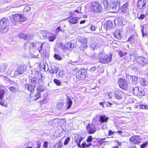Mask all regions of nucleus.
<instances>
[{
    "label": "nucleus",
    "mask_w": 148,
    "mask_h": 148,
    "mask_svg": "<svg viewBox=\"0 0 148 148\" xmlns=\"http://www.w3.org/2000/svg\"><path fill=\"white\" fill-rule=\"evenodd\" d=\"M78 18L77 17H71L68 18V21L70 23L74 24L78 22Z\"/></svg>",
    "instance_id": "obj_24"
},
{
    "label": "nucleus",
    "mask_w": 148,
    "mask_h": 148,
    "mask_svg": "<svg viewBox=\"0 0 148 148\" xmlns=\"http://www.w3.org/2000/svg\"><path fill=\"white\" fill-rule=\"evenodd\" d=\"M123 92L121 90L118 89L114 92V97L117 99H120L122 98Z\"/></svg>",
    "instance_id": "obj_16"
},
{
    "label": "nucleus",
    "mask_w": 148,
    "mask_h": 148,
    "mask_svg": "<svg viewBox=\"0 0 148 148\" xmlns=\"http://www.w3.org/2000/svg\"><path fill=\"white\" fill-rule=\"evenodd\" d=\"M0 105L7 106V104L5 100L3 98H0Z\"/></svg>",
    "instance_id": "obj_39"
},
{
    "label": "nucleus",
    "mask_w": 148,
    "mask_h": 148,
    "mask_svg": "<svg viewBox=\"0 0 148 148\" xmlns=\"http://www.w3.org/2000/svg\"><path fill=\"white\" fill-rule=\"evenodd\" d=\"M138 77L135 76H132V78L129 82L132 85L136 84L137 82Z\"/></svg>",
    "instance_id": "obj_33"
},
{
    "label": "nucleus",
    "mask_w": 148,
    "mask_h": 148,
    "mask_svg": "<svg viewBox=\"0 0 148 148\" xmlns=\"http://www.w3.org/2000/svg\"><path fill=\"white\" fill-rule=\"evenodd\" d=\"M72 103L73 102L71 99L69 97H68L67 99V103L66 105L67 109H69L71 108L72 104Z\"/></svg>",
    "instance_id": "obj_27"
},
{
    "label": "nucleus",
    "mask_w": 148,
    "mask_h": 148,
    "mask_svg": "<svg viewBox=\"0 0 148 148\" xmlns=\"http://www.w3.org/2000/svg\"><path fill=\"white\" fill-rule=\"evenodd\" d=\"M26 67L23 65L19 66L17 69H16L15 71L16 74H18L21 75L26 70Z\"/></svg>",
    "instance_id": "obj_15"
},
{
    "label": "nucleus",
    "mask_w": 148,
    "mask_h": 148,
    "mask_svg": "<svg viewBox=\"0 0 148 148\" xmlns=\"http://www.w3.org/2000/svg\"><path fill=\"white\" fill-rule=\"evenodd\" d=\"M84 139V137H83L79 135L76 136L74 138L75 142L77 143V146L79 147H81L80 143L81 141Z\"/></svg>",
    "instance_id": "obj_17"
},
{
    "label": "nucleus",
    "mask_w": 148,
    "mask_h": 148,
    "mask_svg": "<svg viewBox=\"0 0 148 148\" xmlns=\"http://www.w3.org/2000/svg\"><path fill=\"white\" fill-rule=\"evenodd\" d=\"M44 43L38 42L37 43L32 42L29 44V47L30 53H35L39 52L40 54L42 53V48Z\"/></svg>",
    "instance_id": "obj_1"
},
{
    "label": "nucleus",
    "mask_w": 148,
    "mask_h": 148,
    "mask_svg": "<svg viewBox=\"0 0 148 148\" xmlns=\"http://www.w3.org/2000/svg\"><path fill=\"white\" fill-rule=\"evenodd\" d=\"M147 15V14H140L139 17H138V14L137 15V16L138 18L140 20H142L144 19L146 17V16Z\"/></svg>",
    "instance_id": "obj_41"
},
{
    "label": "nucleus",
    "mask_w": 148,
    "mask_h": 148,
    "mask_svg": "<svg viewBox=\"0 0 148 148\" xmlns=\"http://www.w3.org/2000/svg\"><path fill=\"white\" fill-rule=\"evenodd\" d=\"M92 140V136H88L87 139L86 140L87 142H91Z\"/></svg>",
    "instance_id": "obj_56"
},
{
    "label": "nucleus",
    "mask_w": 148,
    "mask_h": 148,
    "mask_svg": "<svg viewBox=\"0 0 148 148\" xmlns=\"http://www.w3.org/2000/svg\"><path fill=\"white\" fill-rule=\"evenodd\" d=\"M63 146L62 143L61 142H59L56 143L55 145V147H56L57 148H60L62 147Z\"/></svg>",
    "instance_id": "obj_44"
},
{
    "label": "nucleus",
    "mask_w": 148,
    "mask_h": 148,
    "mask_svg": "<svg viewBox=\"0 0 148 148\" xmlns=\"http://www.w3.org/2000/svg\"><path fill=\"white\" fill-rule=\"evenodd\" d=\"M119 87L123 89H127V84L125 80L123 79H120L118 82Z\"/></svg>",
    "instance_id": "obj_13"
},
{
    "label": "nucleus",
    "mask_w": 148,
    "mask_h": 148,
    "mask_svg": "<svg viewBox=\"0 0 148 148\" xmlns=\"http://www.w3.org/2000/svg\"><path fill=\"white\" fill-rule=\"evenodd\" d=\"M146 5L148 7V0H138L136 3L138 8L142 12H143L146 9Z\"/></svg>",
    "instance_id": "obj_6"
},
{
    "label": "nucleus",
    "mask_w": 148,
    "mask_h": 148,
    "mask_svg": "<svg viewBox=\"0 0 148 148\" xmlns=\"http://www.w3.org/2000/svg\"><path fill=\"white\" fill-rule=\"evenodd\" d=\"M65 76V74L63 71H60L58 74V76L60 78H63Z\"/></svg>",
    "instance_id": "obj_43"
},
{
    "label": "nucleus",
    "mask_w": 148,
    "mask_h": 148,
    "mask_svg": "<svg viewBox=\"0 0 148 148\" xmlns=\"http://www.w3.org/2000/svg\"><path fill=\"white\" fill-rule=\"evenodd\" d=\"M102 7L103 6L104 8L106 10H109V3L107 0H103L102 3H101Z\"/></svg>",
    "instance_id": "obj_20"
},
{
    "label": "nucleus",
    "mask_w": 148,
    "mask_h": 148,
    "mask_svg": "<svg viewBox=\"0 0 148 148\" xmlns=\"http://www.w3.org/2000/svg\"><path fill=\"white\" fill-rule=\"evenodd\" d=\"M89 57H91V58L93 59L97 62H98L99 61H100V58L99 57V54L97 55V54H94L93 56L88 55Z\"/></svg>",
    "instance_id": "obj_30"
},
{
    "label": "nucleus",
    "mask_w": 148,
    "mask_h": 148,
    "mask_svg": "<svg viewBox=\"0 0 148 148\" xmlns=\"http://www.w3.org/2000/svg\"><path fill=\"white\" fill-rule=\"evenodd\" d=\"M119 2L117 1L110 4L109 6V10H118L119 9Z\"/></svg>",
    "instance_id": "obj_14"
},
{
    "label": "nucleus",
    "mask_w": 148,
    "mask_h": 148,
    "mask_svg": "<svg viewBox=\"0 0 148 148\" xmlns=\"http://www.w3.org/2000/svg\"><path fill=\"white\" fill-rule=\"evenodd\" d=\"M19 37L20 38H23L24 40H28L29 39L30 36L24 34H21L18 35Z\"/></svg>",
    "instance_id": "obj_28"
},
{
    "label": "nucleus",
    "mask_w": 148,
    "mask_h": 148,
    "mask_svg": "<svg viewBox=\"0 0 148 148\" xmlns=\"http://www.w3.org/2000/svg\"><path fill=\"white\" fill-rule=\"evenodd\" d=\"M41 95L40 93L37 92V94H36L35 95L34 100H37L40 97H41Z\"/></svg>",
    "instance_id": "obj_51"
},
{
    "label": "nucleus",
    "mask_w": 148,
    "mask_h": 148,
    "mask_svg": "<svg viewBox=\"0 0 148 148\" xmlns=\"http://www.w3.org/2000/svg\"><path fill=\"white\" fill-rule=\"evenodd\" d=\"M54 83L56 84L57 86H60L61 85V82L58 80L56 79H54L53 80Z\"/></svg>",
    "instance_id": "obj_45"
},
{
    "label": "nucleus",
    "mask_w": 148,
    "mask_h": 148,
    "mask_svg": "<svg viewBox=\"0 0 148 148\" xmlns=\"http://www.w3.org/2000/svg\"><path fill=\"white\" fill-rule=\"evenodd\" d=\"M86 130L89 134H92L96 131L95 126L93 123H88L86 127Z\"/></svg>",
    "instance_id": "obj_9"
},
{
    "label": "nucleus",
    "mask_w": 148,
    "mask_h": 148,
    "mask_svg": "<svg viewBox=\"0 0 148 148\" xmlns=\"http://www.w3.org/2000/svg\"><path fill=\"white\" fill-rule=\"evenodd\" d=\"M48 143L47 141H45L43 144L44 148H47L48 146Z\"/></svg>",
    "instance_id": "obj_62"
},
{
    "label": "nucleus",
    "mask_w": 148,
    "mask_h": 148,
    "mask_svg": "<svg viewBox=\"0 0 148 148\" xmlns=\"http://www.w3.org/2000/svg\"><path fill=\"white\" fill-rule=\"evenodd\" d=\"M140 108H142L143 109H148V106L146 105H140Z\"/></svg>",
    "instance_id": "obj_52"
},
{
    "label": "nucleus",
    "mask_w": 148,
    "mask_h": 148,
    "mask_svg": "<svg viewBox=\"0 0 148 148\" xmlns=\"http://www.w3.org/2000/svg\"><path fill=\"white\" fill-rule=\"evenodd\" d=\"M141 27H142L141 29V32L142 34V37L144 38H146L147 37V33L145 32H144V26H141Z\"/></svg>",
    "instance_id": "obj_37"
},
{
    "label": "nucleus",
    "mask_w": 148,
    "mask_h": 148,
    "mask_svg": "<svg viewBox=\"0 0 148 148\" xmlns=\"http://www.w3.org/2000/svg\"><path fill=\"white\" fill-rule=\"evenodd\" d=\"M25 87L26 90L31 92H32L34 91L35 86L29 84H27L25 85Z\"/></svg>",
    "instance_id": "obj_18"
},
{
    "label": "nucleus",
    "mask_w": 148,
    "mask_h": 148,
    "mask_svg": "<svg viewBox=\"0 0 148 148\" xmlns=\"http://www.w3.org/2000/svg\"><path fill=\"white\" fill-rule=\"evenodd\" d=\"M44 89L45 88L44 87L42 86H40L37 88V92L40 93L41 92L43 91Z\"/></svg>",
    "instance_id": "obj_40"
},
{
    "label": "nucleus",
    "mask_w": 148,
    "mask_h": 148,
    "mask_svg": "<svg viewBox=\"0 0 148 148\" xmlns=\"http://www.w3.org/2000/svg\"><path fill=\"white\" fill-rule=\"evenodd\" d=\"M128 6L129 4L127 3H126L123 5L120 9L121 12L123 13H126L128 11Z\"/></svg>",
    "instance_id": "obj_19"
},
{
    "label": "nucleus",
    "mask_w": 148,
    "mask_h": 148,
    "mask_svg": "<svg viewBox=\"0 0 148 148\" xmlns=\"http://www.w3.org/2000/svg\"><path fill=\"white\" fill-rule=\"evenodd\" d=\"M104 104H106L107 106L110 107L112 105V103L109 102L107 101L106 102H104Z\"/></svg>",
    "instance_id": "obj_61"
},
{
    "label": "nucleus",
    "mask_w": 148,
    "mask_h": 148,
    "mask_svg": "<svg viewBox=\"0 0 148 148\" xmlns=\"http://www.w3.org/2000/svg\"><path fill=\"white\" fill-rule=\"evenodd\" d=\"M113 35L114 37L117 39H120L121 38V35L119 30H116L115 31Z\"/></svg>",
    "instance_id": "obj_25"
},
{
    "label": "nucleus",
    "mask_w": 148,
    "mask_h": 148,
    "mask_svg": "<svg viewBox=\"0 0 148 148\" xmlns=\"http://www.w3.org/2000/svg\"><path fill=\"white\" fill-rule=\"evenodd\" d=\"M9 90L11 92H14L16 91V87L13 86H10L9 88Z\"/></svg>",
    "instance_id": "obj_48"
},
{
    "label": "nucleus",
    "mask_w": 148,
    "mask_h": 148,
    "mask_svg": "<svg viewBox=\"0 0 148 148\" xmlns=\"http://www.w3.org/2000/svg\"><path fill=\"white\" fill-rule=\"evenodd\" d=\"M54 57L56 59L59 60H61L62 59V58L61 56L57 54H55L54 55Z\"/></svg>",
    "instance_id": "obj_47"
},
{
    "label": "nucleus",
    "mask_w": 148,
    "mask_h": 148,
    "mask_svg": "<svg viewBox=\"0 0 148 148\" xmlns=\"http://www.w3.org/2000/svg\"><path fill=\"white\" fill-rule=\"evenodd\" d=\"M80 41L82 43L84 44V47H87V39L86 38H82L80 39Z\"/></svg>",
    "instance_id": "obj_36"
},
{
    "label": "nucleus",
    "mask_w": 148,
    "mask_h": 148,
    "mask_svg": "<svg viewBox=\"0 0 148 148\" xmlns=\"http://www.w3.org/2000/svg\"><path fill=\"white\" fill-rule=\"evenodd\" d=\"M41 34L43 37L45 39L49 40V41L53 42L56 38L55 34H53L48 31H42L41 32Z\"/></svg>",
    "instance_id": "obj_3"
},
{
    "label": "nucleus",
    "mask_w": 148,
    "mask_h": 148,
    "mask_svg": "<svg viewBox=\"0 0 148 148\" xmlns=\"http://www.w3.org/2000/svg\"><path fill=\"white\" fill-rule=\"evenodd\" d=\"M108 119V117L105 116H101L99 119L100 121L102 123L107 122Z\"/></svg>",
    "instance_id": "obj_29"
},
{
    "label": "nucleus",
    "mask_w": 148,
    "mask_h": 148,
    "mask_svg": "<svg viewBox=\"0 0 148 148\" xmlns=\"http://www.w3.org/2000/svg\"><path fill=\"white\" fill-rule=\"evenodd\" d=\"M90 46L93 50L96 49L98 47L97 44L96 43H94L91 44Z\"/></svg>",
    "instance_id": "obj_42"
},
{
    "label": "nucleus",
    "mask_w": 148,
    "mask_h": 148,
    "mask_svg": "<svg viewBox=\"0 0 148 148\" xmlns=\"http://www.w3.org/2000/svg\"><path fill=\"white\" fill-rule=\"evenodd\" d=\"M106 30H109L112 29L113 27V24L112 22L110 21H106Z\"/></svg>",
    "instance_id": "obj_21"
},
{
    "label": "nucleus",
    "mask_w": 148,
    "mask_h": 148,
    "mask_svg": "<svg viewBox=\"0 0 148 148\" xmlns=\"http://www.w3.org/2000/svg\"><path fill=\"white\" fill-rule=\"evenodd\" d=\"M148 143V142H146L140 146V148H145Z\"/></svg>",
    "instance_id": "obj_54"
},
{
    "label": "nucleus",
    "mask_w": 148,
    "mask_h": 148,
    "mask_svg": "<svg viewBox=\"0 0 148 148\" xmlns=\"http://www.w3.org/2000/svg\"><path fill=\"white\" fill-rule=\"evenodd\" d=\"M13 17L15 21L17 22H22L25 20L26 18L20 14H15L13 15Z\"/></svg>",
    "instance_id": "obj_10"
},
{
    "label": "nucleus",
    "mask_w": 148,
    "mask_h": 148,
    "mask_svg": "<svg viewBox=\"0 0 148 148\" xmlns=\"http://www.w3.org/2000/svg\"><path fill=\"white\" fill-rule=\"evenodd\" d=\"M131 90H132L133 93L135 95L139 97H141L145 95V92L144 90L138 87H131Z\"/></svg>",
    "instance_id": "obj_5"
},
{
    "label": "nucleus",
    "mask_w": 148,
    "mask_h": 148,
    "mask_svg": "<svg viewBox=\"0 0 148 148\" xmlns=\"http://www.w3.org/2000/svg\"><path fill=\"white\" fill-rule=\"evenodd\" d=\"M102 7L97 2H93L91 11L94 13L100 12L101 10Z\"/></svg>",
    "instance_id": "obj_11"
},
{
    "label": "nucleus",
    "mask_w": 148,
    "mask_h": 148,
    "mask_svg": "<svg viewBox=\"0 0 148 148\" xmlns=\"http://www.w3.org/2000/svg\"><path fill=\"white\" fill-rule=\"evenodd\" d=\"M130 141L136 144H139L141 143V139L139 136H134L130 137Z\"/></svg>",
    "instance_id": "obj_12"
},
{
    "label": "nucleus",
    "mask_w": 148,
    "mask_h": 148,
    "mask_svg": "<svg viewBox=\"0 0 148 148\" xmlns=\"http://www.w3.org/2000/svg\"><path fill=\"white\" fill-rule=\"evenodd\" d=\"M70 140V138L69 137H67L65 140V141L64 142V144L65 145H67Z\"/></svg>",
    "instance_id": "obj_53"
},
{
    "label": "nucleus",
    "mask_w": 148,
    "mask_h": 148,
    "mask_svg": "<svg viewBox=\"0 0 148 148\" xmlns=\"http://www.w3.org/2000/svg\"><path fill=\"white\" fill-rule=\"evenodd\" d=\"M74 47V45L72 42H68L66 44V49L69 51H72Z\"/></svg>",
    "instance_id": "obj_26"
},
{
    "label": "nucleus",
    "mask_w": 148,
    "mask_h": 148,
    "mask_svg": "<svg viewBox=\"0 0 148 148\" xmlns=\"http://www.w3.org/2000/svg\"><path fill=\"white\" fill-rule=\"evenodd\" d=\"M60 45L61 48L64 49H66V45H65L64 44L61 43Z\"/></svg>",
    "instance_id": "obj_60"
},
{
    "label": "nucleus",
    "mask_w": 148,
    "mask_h": 148,
    "mask_svg": "<svg viewBox=\"0 0 148 148\" xmlns=\"http://www.w3.org/2000/svg\"><path fill=\"white\" fill-rule=\"evenodd\" d=\"M9 20L6 18H4L0 20V33L6 34L9 30Z\"/></svg>",
    "instance_id": "obj_2"
},
{
    "label": "nucleus",
    "mask_w": 148,
    "mask_h": 148,
    "mask_svg": "<svg viewBox=\"0 0 148 148\" xmlns=\"http://www.w3.org/2000/svg\"><path fill=\"white\" fill-rule=\"evenodd\" d=\"M114 23L116 26H121L123 23V21L120 18H116L114 20Z\"/></svg>",
    "instance_id": "obj_23"
},
{
    "label": "nucleus",
    "mask_w": 148,
    "mask_h": 148,
    "mask_svg": "<svg viewBox=\"0 0 148 148\" xmlns=\"http://www.w3.org/2000/svg\"><path fill=\"white\" fill-rule=\"evenodd\" d=\"M132 69L134 71H137V68L136 66H134L132 68Z\"/></svg>",
    "instance_id": "obj_63"
},
{
    "label": "nucleus",
    "mask_w": 148,
    "mask_h": 148,
    "mask_svg": "<svg viewBox=\"0 0 148 148\" xmlns=\"http://www.w3.org/2000/svg\"><path fill=\"white\" fill-rule=\"evenodd\" d=\"M135 38L136 37L132 35L127 40V41L132 44H134L136 41L135 40Z\"/></svg>",
    "instance_id": "obj_34"
},
{
    "label": "nucleus",
    "mask_w": 148,
    "mask_h": 148,
    "mask_svg": "<svg viewBox=\"0 0 148 148\" xmlns=\"http://www.w3.org/2000/svg\"><path fill=\"white\" fill-rule=\"evenodd\" d=\"M96 70V67L94 66L91 67L90 69V72H92Z\"/></svg>",
    "instance_id": "obj_58"
},
{
    "label": "nucleus",
    "mask_w": 148,
    "mask_h": 148,
    "mask_svg": "<svg viewBox=\"0 0 148 148\" xmlns=\"http://www.w3.org/2000/svg\"><path fill=\"white\" fill-rule=\"evenodd\" d=\"M38 80L35 77L32 78L31 79L30 82L34 85L37 84Z\"/></svg>",
    "instance_id": "obj_35"
},
{
    "label": "nucleus",
    "mask_w": 148,
    "mask_h": 148,
    "mask_svg": "<svg viewBox=\"0 0 148 148\" xmlns=\"http://www.w3.org/2000/svg\"><path fill=\"white\" fill-rule=\"evenodd\" d=\"M40 147V143H37L36 144V146L35 148H39Z\"/></svg>",
    "instance_id": "obj_64"
},
{
    "label": "nucleus",
    "mask_w": 148,
    "mask_h": 148,
    "mask_svg": "<svg viewBox=\"0 0 148 148\" xmlns=\"http://www.w3.org/2000/svg\"><path fill=\"white\" fill-rule=\"evenodd\" d=\"M132 78V76H131L128 75H126V79L127 81L129 80L130 82Z\"/></svg>",
    "instance_id": "obj_57"
},
{
    "label": "nucleus",
    "mask_w": 148,
    "mask_h": 148,
    "mask_svg": "<svg viewBox=\"0 0 148 148\" xmlns=\"http://www.w3.org/2000/svg\"><path fill=\"white\" fill-rule=\"evenodd\" d=\"M106 95L110 99L112 98L113 97V94L112 92H107L106 93Z\"/></svg>",
    "instance_id": "obj_49"
},
{
    "label": "nucleus",
    "mask_w": 148,
    "mask_h": 148,
    "mask_svg": "<svg viewBox=\"0 0 148 148\" xmlns=\"http://www.w3.org/2000/svg\"><path fill=\"white\" fill-rule=\"evenodd\" d=\"M100 62L103 64H107L110 62L112 59V55H108L103 53H99Z\"/></svg>",
    "instance_id": "obj_4"
},
{
    "label": "nucleus",
    "mask_w": 148,
    "mask_h": 148,
    "mask_svg": "<svg viewBox=\"0 0 148 148\" xmlns=\"http://www.w3.org/2000/svg\"><path fill=\"white\" fill-rule=\"evenodd\" d=\"M5 93L4 90H0V98H3V95Z\"/></svg>",
    "instance_id": "obj_50"
},
{
    "label": "nucleus",
    "mask_w": 148,
    "mask_h": 148,
    "mask_svg": "<svg viewBox=\"0 0 148 148\" xmlns=\"http://www.w3.org/2000/svg\"><path fill=\"white\" fill-rule=\"evenodd\" d=\"M135 60L136 62L141 66H145L148 63V60L145 57L136 56L135 58Z\"/></svg>",
    "instance_id": "obj_7"
},
{
    "label": "nucleus",
    "mask_w": 148,
    "mask_h": 148,
    "mask_svg": "<svg viewBox=\"0 0 148 148\" xmlns=\"http://www.w3.org/2000/svg\"><path fill=\"white\" fill-rule=\"evenodd\" d=\"M8 66V64L6 63H2L1 65L0 68V71L3 72L5 71Z\"/></svg>",
    "instance_id": "obj_31"
},
{
    "label": "nucleus",
    "mask_w": 148,
    "mask_h": 148,
    "mask_svg": "<svg viewBox=\"0 0 148 148\" xmlns=\"http://www.w3.org/2000/svg\"><path fill=\"white\" fill-rule=\"evenodd\" d=\"M64 31V29L59 26L56 29L55 32L56 34H58L59 32H63Z\"/></svg>",
    "instance_id": "obj_38"
},
{
    "label": "nucleus",
    "mask_w": 148,
    "mask_h": 148,
    "mask_svg": "<svg viewBox=\"0 0 148 148\" xmlns=\"http://www.w3.org/2000/svg\"><path fill=\"white\" fill-rule=\"evenodd\" d=\"M58 70V68L53 65L51 66V68L49 69V71L50 73L53 74L57 73Z\"/></svg>",
    "instance_id": "obj_22"
},
{
    "label": "nucleus",
    "mask_w": 148,
    "mask_h": 148,
    "mask_svg": "<svg viewBox=\"0 0 148 148\" xmlns=\"http://www.w3.org/2000/svg\"><path fill=\"white\" fill-rule=\"evenodd\" d=\"M86 73L87 71L86 69H82L79 70L76 73V76L78 79L82 80L85 77Z\"/></svg>",
    "instance_id": "obj_8"
},
{
    "label": "nucleus",
    "mask_w": 148,
    "mask_h": 148,
    "mask_svg": "<svg viewBox=\"0 0 148 148\" xmlns=\"http://www.w3.org/2000/svg\"><path fill=\"white\" fill-rule=\"evenodd\" d=\"M31 8L28 6H26L23 10V12H27L30 10Z\"/></svg>",
    "instance_id": "obj_46"
},
{
    "label": "nucleus",
    "mask_w": 148,
    "mask_h": 148,
    "mask_svg": "<svg viewBox=\"0 0 148 148\" xmlns=\"http://www.w3.org/2000/svg\"><path fill=\"white\" fill-rule=\"evenodd\" d=\"M140 85L143 86H146L147 84V82L144 78H141L140 79Z\"/></svg>",
    "instance_id": "obj_32"
},
{
    "label": "nucleus",
    "mask_w": 148,
    "mask_h": 148,
    "mask_svg": "<svg viewBox=\"0 0 148 148\" xmlns=\"http://www.w3.org/2000/svg\"><path fill=\"white\" fill-rule=\"evenodd\" d=\"M63 104L61 103H58L57 105V108L59 109H61L63 106Z\"/></svg>",
    "instance_id": "obj_55"
},
{
    "label": "nucleus",
    "mask_w": 148,
    "mask_h": 148,
    "mask_svg": "<svg viewBox=\"0 0 148 148\" xmlns=\"http://www.w3.org/2000/svg\"><path fill=\"white\" fill-rule=\"evenodd\" d=\"M119 54L121 57H122L125 55L126 54V53L125 52H123L121 51H119Z\"/></svg>",
    "instance_id": "obj_59"
}]
</instances>
